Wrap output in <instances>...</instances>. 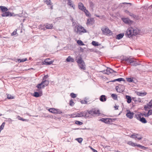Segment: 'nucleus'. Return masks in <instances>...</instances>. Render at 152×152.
Instances as JSON below:
<instances>
[{"label": "nucleus", "instance_id": "f257e3e1", "mask_svg": "<svg viewBox=\"0 0 152 152\" xmlns=\"http://www.w3.org/2000/svg\"><path fill=\"white\" fill-rule=\"evenodd\" d=\"M139 30L137 28H129L126 31V34L130 37L133 35H135L137 34Z\"/></svg>", "mask_w": 152, "mask_h": 152}, {"label": "nucleus", "instance_id": "f03ea898", "mask_svg": "<svg viewBox=\"0 0 152 152\" xmlns=\"http://www.w3.org/2000/svg\"><path fill=\"white\" fill-rule=\"evenodd\" d=\"M77 29V30L75 31L77 34H82L83 33L86 32V30L83 27L80 25L78 26Z\"/></svg>", "mask_w": 152, "mask_h": 152}, {"label": "nucleus", "instance_id": "7ed1b4c3", "mask_svg": "<svg viewBox=\"0 0 152 152\" xmlns=\"http://www.w3.org/2000/svg\"><path fill=\"white\" fill-rule=\"evenodd\" d=\"M77 117H88V113L87 111L83 112L78 111L76 112Z\"/></svg>", "mask_w": 152, "mask_h": 152}, {"label": "nucleus", "instance_id": "20e7f679", "mask_svg": "<svg viewBox=\"0 0 152 152\" xmlns=\"http://www.w3.org/2000/svg\"><path fill=\"white\" fill-rule=\"evenodd\" d=\"M115 89L117 92L121 93L124 91L125 87L123 85H119L116 87Z\"/></svg>", "mask_w": 152, "mask_h": 152}, {"label": "nucleus", "instance_id": "39448f33", "mask_svg": "<svg viewBox=\"0 0 152 152\" xmlns=\"http://www.w3.org/2000/svg\"><path fill=\"white\" fill-rule=\"evenodd\" d=\"M101 72L104 73V74L109 75L111 73H113V72H116L115 71L113 70L112 69L109 68H107V69L105 70L102 71Z\"/></svg>", "mask_w": 152, "mask_h": 152}, {"label": "nucleus", "instance_id": "423d86ee", "mask_svg": "<svg viewBox=\"0 0 152 152\" xmlns=\"http://www.w3.org/2000/svg\"><path fill=\"white\" fill-rule=\"evenodd\" d=\"M88 114L93 115L94 114H99L100 113V112L99 110L97 109H94L89 111V112H88Z\"/></svg>", "mask_w": 152, "mask_h": 152}, {"label": "nucleus", "instance_id": "0eeeda50", "mask_svg": "<svg viewBox=\"0 0 152 152\" xmlns=\"http://www.w3.org/2000/svg\"><path fill=\"white\" fill-rule=\"evenodd\" d=\"M121 20L125 23L129 25L132 24L133 22L128 18H121Z\"/></svg>", "mask_w": 152, "mask_h": 152}, {"label": "nucleus", "instance_id": "6e6552de", "mask_svg": "<svg viewBox=\"0 0 152 152\" xmlns=\"http://www.w3.org/2000/svg\"><path fill=\"white\" fill-rule=\"evenodd\" d=\"M37 91H38L39 92H35L34 93V96L36 97H38L42 95V91L39 89H37Z\"/></svg>", "mask_w": 152, "mask_h": 152}, {"label": "nucleus", "instance_id": "1a4fd4ad", "mask_svg": "<svg viewBox=\"0 0 152 152\" xmlns=\"http://www.w3.org/2000/svg\"><path fill=\"white\" fill-rule=\"evenodd\" d=\"M102 30L104 34L110 35L112 34L111 31L108 28H102Z\"/></svg>", "mask_w": 152, "mask_h": 152}, {"label": "nucleus", "instance_id": "9d476101", "mask_svg": "<svg viewBox=\"0 0 152 152\" xmlns=\"http://www.w3.org/2000/svg\"><path fill=\"white\" fill-rule=\"evenodd\" d=\"M127 113L126 114V116L127 117L130 119H132L134 116V113L133 112H131L129 110H127Z\"/></svg>", "mask_w": 152, "mask_h": 152}, {"label": "nucleus", "instance_id": "9b49d317", "mask_svg": "<svg viewBox=\"0 0 152 152\" xmlns=\"http://www.w3.org/2000/svg\"><path fill=\"white\" fill-rule=\"evenodd\" d=\"M50 59L49 58H47L45 59L44 61H43L42 63L43 64L46 65H50L53 63L52 61H50Z\"/></svg>", "mask_w": 152, "mask_h": 152}, {"label": "nucleus", "instance_id": "f8f14e48", "mask_svg": "<svg viewBox=\"0 0 152 152\" xmlns=\"http://www.w3.org/2000/svg\"><path fill=\"white\" fill-rule=\"evenodd\" d=\"M134 58H131L128 57H125L124 58L123 60L127 62L130 64H132L134 62Z\"/></svg>", "mask_w": 152, "mask_h": 152}, {"label": "nucleus", "instance_id": "ddd939ff", "mask_svg": "<svg viewBox=\"0 0 152 152\" xmlns=\"http://www.w3.org/2000/svg\"><path fill=\"white\" fill-rule=\"evenodd\" d=\"M78 8L80 10L83 11L86 8V7L84 6L83 4L80 2L78 4Z\"/></svg>", "mask_w": 152, "mask_h": 152}, {"label": "nucleus", "instance_id": "4468645a", "mask_svg": "<svg viewBox=\"0 0 152 152\" xmlns=\"http://www.w3.org/2000/svg\"><path fill=\"white\" fill-rule=\"evenodd\" d=\"M100 121L109 124L111 121V119L110 118H102L100 119Z\"/></svg>", "mask_w": 152, "mask_h": 152}, {"label": "nucleus", "instance_id": "2eb2a0df", "mask_svg": "<svg viewBox=\"0 0 152 152\" xmlns=\"http://www.w3.org/2000/svg\"><path fill=\"white\" fill-rule=\"evenodd\" d=\"M124 12L127 15H129L130 16L133 18H135L136 17V16L133 14L132 13H131L129 12L128 10H124Z\"/></svg>", "mask_w": 152, "mask_h": 152}, {"label": "nucleus", "instance_id": "dca6fc26", "mask_svg": "<svg viewBox=\"0 0 152 152\" xmlns=\"http://www.w3.org/2000/svg\"><path fill=\"white\" fill-rule=\"evenodd\" d=\"M67 4L73 8L74 9H75V6L73 3V2L71 0H67Z\"/></svg>", "mask_w": 152, "mask_h": 152}, {"label": "nucleus", "instance_id": "f3484780", "mask_svg": "<svg viewBox=\"0 0 152 152\" xmlns=\"http://www.w3.org/2000/svg\"><path fill=\"white\" fill-rule=\"evenodd\" d=\"M80 68L81 69L85 70L86 69V65L85 63L83 62L81 64H78Z\"/></svg>", "mask_w": 152, "mask_h": 152}, {"label": "nucleus", "instance_id": "a211bd4d", "mask_svg": "<svg viewBox=\"0 0 152 152\" xmlns=\"http://www.w3.org/2000/svg\"><path fill=\"white\" fill-rule=\"evenodd\" d=\"M94 23V20L93 18L88 19L87 20V24L88 25L89 24H92Z\"/></svg>", "mask_w": 152, "mask_h": 152}, {"label": "nucleus", "instance_id": "6ab92c4d", "mask_svg": "<svg viewBox=\"0 0 152 152\" xmlns=\"http://www.w3.org/2000/svg\"><path fill=\"white\" fill-rule=\"evenodd\" d=\"M36 87L38 89H39L41 88H43L45 87V86L43 84V83L42 82L38 84L37 86Z\"/></svg>", "mask_w": 152, "mask_h": 152}, {"label": "nucleus", "instance_id": "aec40b11", "mask_svg": "<svg viewBox=\"0 0 152 152\" xmlns=\"http://www.w3.org/2000/svg\"><path fill=\"white\" fill-rule=\"evenodd\" d=\"M104 95H101L99 99L101 102H105L106 100V98Z\"/></svg>", "mask_w": 152, "mask_h": 152}, {"label": "nucleus", "instance_id": "412c9836", "mask_svg": "<svg viewBox=\"0 0 152 152\" xmlns=\"http://www.w3.org/2000/svg\"><path fill=\"white\" fill-rule=\"evenodd\" d=\"M67 62H73L74 61V59L70 56H68L66 59Z\"/></svg>", "mask_w": 152, "mask_h": 152}, {"label": "nucleus", "instance_id": "4be33fe9", "mask_svg": "<svg viewBox=\"0 0 152 152\" xmlns=\"http://www.w3.org/2000/svg\"><path fill=\"white\" fill-rule=\"evenodd\" d=\"M137 94L139 96H143L145 95L147 93L146 92H137Z\"/></svg>", "mask_w": 152, "mask_h": 152}, {"label": "nucleus", "instance_id": "5701e85b", "mask_svg": "<svg viewBox=\"0 0 152 152\" xmlns=\"http://www.w3.org/2000/svg\"><path fill=\"white\" fill-rule=\"evenodd\" d=\"M125 80L124 78H119L118 79H115L113 80H111L110 81V82H115L116 81H124Z\"/></svg>", "mask_w": 152, "mask_h": 152}, {"label": "nucleus", "instance_id": "b1692460", "mask_svg": "<svg viewBox=\"0 0 152 152\" xmlns=\"http://www.w3.org/2000/svg\"><path fill=\"white\" fill-rule=\"evenodd\" d=\"M0 9L3 12H7L8 10V9L7 8L5 7L2 6H0Z\"/></svg>", "mask_w": 152, "mask_h": 152}, {"label": "nucleus", "instance_id": "393cba45", "mask_svg": "<svg viewBox=\"0 0 152 152\" xmlns=\"http://www.w3.org/2000/svg\"><path fill=\"white\" fill-rule=\"evenodd\" d=\"M11 14V13L9 12H5L3 13L1 15L2 17H7L9 16Z\"/></svg>", "mask_w": 152, "mask_h": 152}, {"label": "nucleus", "instance_id": "a878e982", "mask_svg": "<svg viewBox=\"0 0 152 152\" xmlns=\"http://www.w3.org/2000/svg\"><path fill=\"white\" fill-rule=\"evenodd\" d=\"M124 36V34H119L117 35L116 38L118 39H120L123 37Z\"/></svg>", "mask_w": 152, "mask_h": 152}, {"label": "nucleus", "instance_id": "bb28decb", "mask_svg": "<svg viewBox=\"0 0 152 152\" xmlns=\"http://www.w3.org/2000/svg\"><path fill=\"white\" fill-rule=\"evenodd\" d=\"M42 82L43 83V84L44 85V86H45H45H46L47 85H48L49 83V81L48 80H42Z\"/></svg>", "mask_w": 152, "mask_h": 152}, {"label": "nucleus", "instance_id": "cd10ccee", "mask_svg": "<svg viewBox=\"0 0 152 152\" xmlns=\"http://www.w3.org/2000/svg\"><path fill=\"white\" fill-rule=\"evenodd\" d=\"M126 98L127 99V102L128 103H130L131 102L132 99L131 97L129 96L126 95Z\"/></svg>", "mask_w": 152, "mask_h": 152}, {"label": "nucleus", "instance_id": "c85d7f7f", "mask_svg": "<svg viewBox=\"0 0 152 152\" xmlns=\"http://www.w3.org/2000/svg\"><path fill=\"white\" fill-rule=\"evenodd\" d=\"M127 144L130 145H131L133 146H135L137 145V144L136 143H134L130 141L127 142Z\"/></svg>", "mask_w": 152, "mask_h": 152}, {"label": "nucleus", "instance_id": "c756f323", "mask_svg": "<svg viewBox=\"0 0 152 152\" xmlns=\"http://www.w3.org/2000/svg\"><path fill=\"white\" fill-rule=\"evenodd\" d=\"M53 27V25L52 24H47L46 26V28L48 29H52Z\"/></svg>", "mask_w": 152, "mask_h": 152}, {"label": "nucleus", "instance_id": "7c9ffc66", "mask_svg": "<svg viewBox=\"0 0 152 152\" xmlns=\"http://www.w3.org/2000/svg\"><path fill=\"white\" fill-rule=\"evenodd\" d=\"M67 117H68V116L70 117H71V118L77 117L76 112L74 113L67 115Z\"/></svg>", "mask_w": 152, "mask_h": 152}, {"label": "nucleus", "instance_id": "2f4dec72", "mask_svg": "<svg viewBox=\"0 0 152 152\" xmlns=\"http://www.w3.org/2000/svg\"><path fill=\"white\" fill-rule=\"evenodd\" d=\"M77 62L78 64H81L82 63L84 62L81 57H80L79 58H78Z\"/></svg>", "mask_w": 152, "mask_h": 152}, {"label": "nucleus", "instance_id": "473e14b6", "mask_svg": "<svg viewBox=\"0 0 152 152\" xmlns=\"http://www.w3.org/2000/svg\"><path fill=\"white\" fill-rule=\"evenodd\" d=\"M83 11L86 15L87 16H89L90 15V14L89 13V12H88V11L86 9V8L85 10Z\"/></svg>", "mask_w": 152, "mask_h": 152}, {"label": "nucleus", "instance_id": "72a5a7b5", "mask_svg": "<svg viewBox=\"0 0 152 152\" xmlns=\"http://www.w3.org/2000/svg\"><path fill=\"white\" fill-rule=\"evenodd\" d=\"M140 121L141 122L143 123H146L147 122L145 118L143 117H141V118L140 119Z\"/></svg>", "mask_w": 152, "mask_h": 152}, {"label": "nucleus", "instance_id": "f704fd0d", "mask_svg": "<svg viewBox=\"0 0 152 152\" xmlns=\"http://www.w3.org/2000/svg\"><path fill=\"white\" fill-rule=\"evenodd\" d=\"M141 114H139L135 115L136 117L137 120L140 121L141 118Z\"/></svg>", "mask_w": 152, "mask_h": 152}, {"label": "nucleus", "instance_id": "c9c22d12", "mask_svg": "<svg viewBox=\"0 0 152 152\" xmlns=\"http://www.w3.org/2000/svg\"><path fill=\"white\" fill-rule=\"evenodd\" d=\"M49 111L53 113H56V109L54 108H51L49 110Z\"/></svg>", "mask_w": 152, "mask_h": 152}, {"label": "nucleus", "instance_id": "e433bc0d", "mask_svg": "<svg viewBox=\"0 0 152 152\" xmlns=\"http://www.w3.org/2000/svg\"><path fill=\"white\" fill-rule=\"evenodd\" d=\"M77 43L80 45H84V44L81 40H78L77 41Z\"/></svg>", "mask_w": 152, "mask_h": 152}, {"label": "nucleus", "instance_id": "4c0bfd02", "mask_svg": "<svg viewBox=\"0 0 152 152\" xmlns=\"http://www.w3.org/2000/svg\"><path fill=\"white\" fill-rule=\"evenodd\" d=\"M27 60L26 58H23L21 59H19L18 60V61L19 62H24Z\"/></svg>", "mask_w": 152, "mask_h": 152}, {"label": "nucleus", "instance_id": "58836bf2", "mask_svg": "<svg viewBox=\"0 0 152 152\" xmlns=\"http://www.w3.org/2000/svg\"><path fill=\"white\" fill-rule=\"evenodd\" d=\"M92 44L94 46H98L99 45L98 42L95 41H92Z\"/></svg>", "mask_w": 152, "mask_h": 152}, {"label": "nucleus", "instance_id": "ea45409f", "mask_svg": "<svg viewBox=\"0 0 152 152\" xmlns=\"http://www.w3.org/2000/svg\"><path fill=\"white\" fill-rule=\"evenodd\" d=\"M5 123L4 122H3L2 125L0 126V131H1L2 129H3Z\"/></svg>", "mask_w": 152, "mask_h": 152}, {"label": "nucleus", "instance_id": "a19ab883", "mask_svg": "<svg viewBox=\"0 0 152 152\" xmlns=\"http://www.w3.org/2000/svg\"><path fill=\"white\" fill-rule=\"evenodd\" d=\"M112 97L115 99H117V95L115 94H112L111 95Z\"/></svg>", "mask_w": 152, "mask_h": 152}, {"label": "nucleus", "instance_id": "79ce46f5", "mask_svg": "<svg viewBox=\"0 0 152 152\" xmlns=\"http://www.w3.org/2000/svg\"><path fill=\"white\" fill-rule=\"evenodd\" d=\"M75 140L77 141L79 143H81L83 141V139L82 138H76Z\"/></svg>", "mask_w": 152, "mask_h": 152}, {"label": "nucleus", "instance_id": "37998d69", "mask_svg": "<svg viewBox=\"0 0 152 152\" xmlns=\"http://www.w3.org/2000/svg\"><path fill=\"white\" fill-rule=\"evenodd\" d=\"M137 146L141 148L144 150L145 149L147 148L146 147H144V146H142L141 145L139 144L137 145Z\"/></svg>", "mask_w": 152, "mask_h": 152}, {"label": "nucleus", "instance_id": "c03bdc74", "mask_svg": "<svg viewBox=\"0 0 152 152\" xmlns=\"http://www.w3.org/2000/svg\"><path fill=\"white\" fill-rule=\"evenodd\" d=\"M70 96L72 98H75L76 97V95L74 93H72L70 94Z\"/></svg>", "mask_w": 152, "mask_h": 152}, {"label": "nucleus", "instance_id": "a18cd8bd", "mask_svg": "<svg viewBox=\"0 0 152 152\" xmlns=\"http://www.w3.org/2000/svg\"><path fill=\"white\" fill-rule=\"evenodd\" d=\"M75 123L79 125H82L83 124L82 122H81L79 121H76L75 122Z\"/></svg>", "mask_w": 152, "mask_h": 152}, {"label": "nucleus", "instance_id": "49530a36", "mask_svg": "<svg viewBox=\"0 0 152 152\" xmlns=\"http://www.w3.org/2000/svg\"><path fill=\"white\" fill-rule=\"evenodd\" d=\"M139 64L137 63L136 61H134V62L133 63H132L131 64L133 66H137V65H138Z\"/></svg>", "mask_w": 152, "mask_h": 152}, {"label": "nucleus", "instance_id": "de8ad7c7", "mask_svg": "<svg viewBox=\"0 0 152 152\" xmlns=\"http://www.w3.org/2000/svg\"><path fill=\"white\" fill-rule=\"evenodd\" d=\"M126 79L129 82H132L133 81L132 79L131 78H127Z\"/></svg>", "mask_w": 152, "mask_h": 152}, {"label": "nucleus", "instance_id": "09e8293b", "mask_svg": "<svg viewBox=\"0 0 152 152\" xmlns=\"http://www.w3.org/2000/svg\"><path fill=\"white\" fill-rule=\"evenodd\" d=\"M148 107H149L151 108H152V100L149 102Z\"/></svg>", "mask_w": 152, "mask_h": 152}, {"label": "nucleus", "instance_id": "8fccbe9b", "mask_svg": "<svg viewBox=\"0 0 152 152\" xmlns=\"http://www.w3.org/2000/svg\"><path fill=\"white\" fill-rule=\"evenodd\" d=\"M17 30L16 29L12 33L11 35L14 36L16 35V34H17Z\"/></svg>", "mask_w": 152, "mask_h": 152}, {"label": "nucleus", "instance_id": "3c124183", "mask_svg": "<svg viewBox=\"0 0 152 152\" xmlns=\"http://www.w3.org/2000/svg\"><path fill=\"white\" fill-rule=\"evenodd\" d=\"M7 98L9 99H13L14 97L10 95H8L7 96Z\"/></svg>", "mask_w": 152, "mask_h": 152}, {"label": "nucleus", "instance_id": "603ef678", "mask_svg": "<svg viewBox=\"0 0 152 152\" xmlns=\"http://www.w3.org/2000/svg\"><path fill=\"white\" fill-rule=\"evenodd\" d=\"M45 2L47 5H49L51 3L50 0H46Z\"/></svg>", "mask_w": 152, "mask_h": 152}, {"label": "nucleus", "instance_id": "864d4df0", "mask_svg": "<svg viewBox=\"0 0 152 152\" xmlns=\"http://www.w3.org/2000/svg\"><path fill=\"white\" fill-rule=\"evenodd\" d=\"M130 137H131L132 138H137V135H135L132 134L131 136Z\"/></svg>", "mask_w": 152, "mask_h": 152}, {"label": "nucleus", "instance_id": "5fc2aeb1", "mask_svg": "<svg viewBox=\"0 0 152 152\" xmlns=\"http://www.w3.org/2000/svg\"><path fill=\"white\" fill-rule=\"evenodd\" d=\"M74 103L72 100H70L69 102V105L72 106L74 105Z\"/></svg>", "mask_w": 152, "mask_h": 152}, {"label": "nucleus", "instance_id": "6e6d98bb", "mask_svg": "<svg viewBox=\"0 0 152 152\" xmlns=\"http://www.w3.org/2000/svg\"><path fill=\"white\" fill-rule=\"evenodd\" d=\"M18 119L19 120H22V121H25V119H23V118H21V117H20V116H18Z\"/></svg>", "mask_w": 152, "mask_h": 152}, {"label": "nucleus", "instance_id": "4d7b16f0", "mask_svg": "<svg viewBox=\"0 0 152 152\" xmlns=\"http://www.w3.org/2000/svg\"><path fill=\"white\" fill-rule=\"evenodd\" d=\"M48 75H46L43 78V80H46V79L48 77Z\"/></svg>", "mask_w": 152, "mask_h": 152}, {"label": "nucleus", "instance_id": "13d9d810", "mask_svg": "<svg viewBox=\"0 0 152 152\" xmlns=\"http://www.w3.org/2000/svg\"><path fill=\"white\" fill-rule=\"evenodd\" d=\"M148 115H151L152 114V110H149L148 112Z\"/></svg>", "mask_w": 152, "mask_h": 152}, {"label": "nucleus", "instance_id": "bf43d9fd", "mask_svg": "<svg viewBox=\"0 0 152 152\" xmlns=\"http://www.w3.org/2000/svg\"><path fill=\"white\" fill-rule=\"evenodd\" d=\"M143 115L145 117H148L149 116L148 113H147L144 114Z\"/></svg>", "mask_w": 152, "mask_h": 152}, {"label": "nucleus", "instance_id": "052dcab7", "mask_svg": "<svg viewBox=\"0 0 152 152\" xmlns=\"http://www.w3.org/2000/svg\"><path fill=\"white\" fill-rule=\"evenodd\" d=\"M91 148L92 150L94 152H98V151L92 148L91 147Z\"/></svg>", "mask_w": 152, "mask_h": 152}, {"label": "nucleus", "instance_id": "680f3d73", "mask_svg": "<svg viewBox=\"0 0 152 152\" xmlns=\"http://www.w3.org/2000/svg\"><path fill=\"white\" fill-rule=\"evenodd\" d=\"M114 108L115 110H118V106L115 105L114 106Z\"/></svg>", "mask_w": 152, "mask_h": 152}, {"label": "nucleus", "instance_id": "e2e57ef3", "mask_svg": "<svg viewBox=\"0 0 152 152\" xmlns=\"http://www.w3.org/2000/svg\"><path fill=\"white\" fill-rule=\"evenodd\" d=\"M7 121H12V120L10 118H8L7 120Z\"/></svg>", "mask_w": 152, "mask_h": 152}, {"label": "nucleus", "instance_id": "0e129e2a", "mask_svg": "<svg viewBox=\"0 0 152 152\" xmlns=\"http://www.w3.org/2000/svg\"><path fill=\"white\" fill-rule=\"evenodd\" d=\"M123 4H130V5H131V4L130 3H123Z\"/></svg>", "mask_w": 152, "mask_h": 152}, {"label": "nucleus", "instance_id": "69168bd1", "mask_svg": "<svg viewBox=\"0 0 152 152\" xmlns=\"http://www.w3.org/2000/svg\"><path fill=\"white\" fill-rule=\"evenodd\" d=\"M138 102H141V100L140 99H138L137 100Z\"/></svg>", "mask_w": 152, "mask_h": 152}, {"label": "nucleus", "instance_id": "338daca9", "mask_svg": "<svg viewBox=\"0 0 152 152\" xmlns=\"http://www.w3.org/2000/svg\"><path fill=\"white\" fill-rule=\"evenodd\" d=\"M141 139H142L141 137H139V138L138 137L137 138V139L139 140H140Z\"/></svg>", "mask_w": 152, "mask_h": 152}, {"label": "nucleus", "instance_id": "774afa93", "mask_svg": "<svg viewBox=\"0 0 152 152\" xmlns=\"http://www.w3.org/2000/svg\"><path fill=\"white\" fill-rule=\"evenodd\" d=\"M75 22H73V23H72V25H75Z\"/></svg>", "mask_w": 152, "mask_h": 152}]
</instances>
